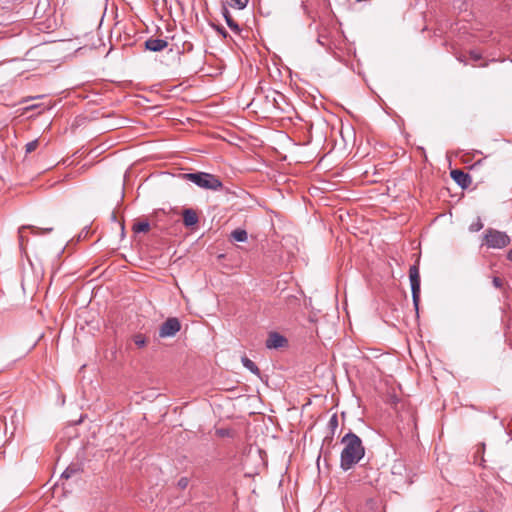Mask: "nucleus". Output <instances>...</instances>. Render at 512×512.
I'll use <instances>...</instances> for the list:
<instances>
[{
    "mask_svg": "<svg viewBox=\"0 0 512 512\" xmlns=\"http://www.w3.org/2000/svg\"><path fill=\"white\" fill-rule=\"evenodd\" d=\"M341 443L344 448L340 456V467L342 470L348 471L364 457L365 448L362 440L351 431L342 437Z\"/></svg>",
    "mask_w": 512,
    "mask_h": 512,
    "instance_id": "obj_1",
    "label": "nucleus"
},
{
    "mask_svg": "<svg viewBox=\"0 0 512 512\" xmlns=\"http://www.w3.org/2000/svg\"><path fill=\"white\" fill-rule=\"evenodd\" d=\"M181 178L207 190L218 191L223 187L221 180L217 176L206 172L183 173Z\"/></svg>",
    "mask_w": 512,
    "mask_h": 512,
    "instance_id": "obj_2",
    "label": "nucleus"
},
{
    "mask_svg": "<svg viewBox=\"0 0 512 512\" xmlns=\"http://www.w3.org/2000/svg\"><path fill=\"white\" fill-rule=\"evenodd\" d=\"M511 242L510 237L502 231H498L492 228L486 230L484 235V244L488 248L502 249L508 246Z\"/></svg>",
    "mask_w": 512,
    "mask_h": 512,
    "instance_id": "obj_3",
    "label": "nucleus"
},
{
    "mask_svg": "<svg viewBox=\"0 0 512 512\" xmlns=\"http://www.w3.org/2000/svg\"><path fill=\"white\" fill-rule=\"evenodd\" d=\"M409 279L411 284L413 305L416 313H418L420 302V272L417 265L410 266Z\"/></svg>",
    "mask_w": 512,
    "mask_h": 512,
    "instance_id": "obj_4",
    "label": "nucleus"
},
{
    "mask_svg": "<svg viewBox=\"0 0 512 512\" xmlns=\"http://www.w3.org/2000/svg\"><path fill=\"white\" fill-rule=\"evenodd\" d=\"M339 422H338V416L337 414H333L327 424V430L328 433L323 439L322 448L321 451L324 453V455H327L330 452V448L333 446V439L335 432L338 428Z\"/></svg>",
    "mask_w": 512,
    "mask_h": 512,
    "instance_id": "obj_5",
    "label": "nucleus"
},
{
    "mask_svg": "<svg viewBox=\"0 0 512 512\" xmlns=\"http://www.w3.org/2000/svg\"><path fill=\"white\" fill-rule=\"evenodd\" d=\"M181 329V323L176 317L167 318L159 327L160 338L174 337Z\"/></svg>",
    "mask_w": 512,
    "mask_h": 512,
    "instance_id": "obj_6",
    "label": "nucleus"
},
{
    "mask_svg": "<svg viewBox=\"0 0 512 512\" xmlns=\"http://www.w3.org/2000/svg\"><path fill=\"white\" fill-rule=\"evenodd\" d=\"M451 178L462 188H468L472 183L471 176L460 169H455L450 172Z\"/></svg>",
    "mask_w": 512,
    "mask_h": 512,
    "instance_id": "obj_7",
    "label": "nucleus"
},
{
    "mask_svg": "<svg viewBox=\"0 0 512 512\" xmlns=\"http://www.w3.org/2000/svg\"><path fill=\"white\" fill-rule=\"evenodd\" d=\"M287 339L277 332H271L266 340L268 349H278L287 345Z\"/></svg>",
    "mask_w": 512,
    "mask_h": 512,
    "instance_id": "obj_8",
    "label": "nucleus"
},
{
    "mask_svg": "<svg viewBox=\"0 0 512 512\" xmlns=\"http://www.w3.org/2000/svg\"><path fill=\"white\" fill-rule=\"evenodd\" d=\"M145 49L152 52H160L168 46V42L164 39L149 38L144 42Z\"/></svg>",
    "mask_w": 512,
    "mask_h": 512,
    "instance_id": "obj_9",
    "label": "nucleus"
},
{
    "mask_svg": "<svg viewBox=\"0 0 512 512\" xmlns=\"http://www.w3.org/2000/svg\"><path fill=\"white\" fill-rule=\"evenodd\" d=\"M26 229H30L31 233L34 235L47 234V233H50L53 231L52 227L38 228V227L32 226V225L22 226L19 228V241H20L21 245H23V242L25 240L24 230H26Z\"/></svg>",
    "mask_w": 512,
    "mask_h": 512,
    "instance_id": "obj_10",
    "label": "nucleus"
},
{
    "mask_svg": "<svg viewBox=\"0 0 512 512\" xmlns=\"http://www.w3.org/2000/svg\"><path fill=\"white\" fill-rule=\"evenodd\" d=\"M182 216H183V223L186 227L195 226L199 222V218H198L196 211L191 208L184 209Z\"/></svg>",
    "mask_w": 512,
    "mask_h": 512,
    "instance_id": "obj_11",
    "label": "nucleus"
},
{
    "mask_svg": "<svg viewBox=\"0 0 512 512\" xmlns=\"http://www.w3.org/2000/svg\"><path fill=\"white\" fill-rule=\"evenodd\" d=\"M221 13L225 19L226 24L228 27L235 33L239 34L241 32L240 26L237 24V22L232 18L228 7L222 6Z\"/></svg>",
    "mask_w": 512,
    "mask_h": 512,
    "instance_id": "obj_12",
    "label": "nucleus"
},
{
    "mask_svg": "<svg viewBox=\"0 0 512 512\" xmlns=\"http://www.w3.org/2000/svg\"><path fill=\"white\" fill-rule=\"evenodd\" d=\"M241 362L243 364V366L248 369L251 373L255 374L256 376L260 377V369L258 368V366L251 360L249 359L247 356H243L241 358Z\"/></svg>",
    "mask_w": 512,
    "mask_h": 512,
    "instance_id": "obj_13",
    "label": "nucleus"
},
{
    "mask_svg": "<svg viewBox=\"0 0 512 512\" xmlns=\"http://www.w3.org/2000/svg\"><path fill=\"white\" fill-rule=\"evenodd\" d=\"M249 0H222V6L231 7L234 9H244Z\"/></svg>",
    "mask_w": 512,
    "mask_h": 512,
    "instance_id": "obj_14",
    "label": "nucleus"
},
{
    "mask_svg": "<svg viewBox=\"0 0 512 512\" xmlns=\"http://www.w3.org/2000/svg\"><path fill=\"white\" fill-rule=\"evenodd\" d=\"M132 230L135 233H146L150 230V224L147 220L136 221L133 223Z\"/></svg>",
    "mask_w": 512,
    "mask_h": 512,
    "instance_id": "obj_15",
    "label": "nucleus"
},
{
    "mask_svg": "<svg viewBox=\"0 0 512 512\" xmlns=\"http://www.w3.org/2000/svg\"><path fill=\"white\" fill-rule=\"evenodd\" d=\"M231 238L237 242H245L248 238V234L245 229L238 228L232 231Z\"/></svg>",
    "mask_w": 512,
    "mask_h": 512,
    "instance_id": "obj_16",
    "label": "nucleus"
},
{
    "mask_svg": "<svg viewBox=\"0 0 512 512\" xmlns=\"http://www.w3.org/2000/svg\"><path fill=\"white\" fill-rule=\"evenodd\" d=\"M132 339L138 348H143L147 344V338L141 333L135 334Z\"/></svg>",
    "mask_w": 512,
    "mask_h": 512,
    "instance_id": "obj_17",
    "label": "nucleus"
},
{
    "mask_svg": "<svg viewBox=\"0 0 512 512\" xmlns=\"http://www.w3.org/2000/svg\"><path fill=\"white\" fill-rule=\"evenodd\" d=\"M77 473H79V467L77 465H70L64 470L61 477L68 479Z\"/></svg>",
    "mask_w": 512,
    "mask_h": 512,
    "instance_id": "obj_18",
    "label": "nucleus"
},
{
    "mask_svg": "<svg viewBox=\"0 0 512 512\" xmlns=\"http://www.w3.org/2000/svg\"><path fill=\"white\" fill-rule=\"evenodd\" d=\"M38 145H39L38 139H35V140L31 141V142H28L25 145L26 153H31V152L35 151L37 149Z\"/></svg>",
    "mask_w": 512,
    "mask_h": 512,
    "instance_id": "obj_19",
    "label": "nucleus"
},
{
    "mask_svg": "<svg viewBox=\"0 0 512 512\" xmlns=\"http://www.w3.org/2000/svg\"><path fill=\"white\" fill-rule=\"evenodd\" d=\"M482 228H483V223L480 220V218H478V220L475 223H472L470 225L469 230L471 232H477V231L481 230Z\"/></svg>",
    "mask_w": 512,
    "mask_h": 512,
    "instance_id": "obj_20",
    "label": "nucleus"
},
{
    "mask_svg": "<svg viewBox=\"0 0 512 512\" xmlns=\"http://www.w3.org/2000/svg\"><path fill=\"white\" fill-rule=\"evenodd\" d=\"M189 485V478L188 477H181L177 482V487L181 490H184Z\"/></svg>",
    "mask_w": 512,
    "mask_h": 512,
    "instance_id": "obj_21",
    "label": "nucleus"
},
{
    "mask_svg": "<svg viewBox=\"0 0 512 512\" xmlns=\"http://www.w3.org/2000/svg\"><path fill=\"white\" fill-rule=\"evenodd\" d=\"M492 283L493 286L497 289H500L503 286V281L499 277H494Z\"/></svg>",
    "mask_w": 512,
    "mask_h": 512,
    "instance_id": "obj_22",
    "label": "nucleus"
},
{
    "mask_svg": "<svg viewBox=\"0 0 512 512\" xmlns=\"http://www.w3.org/2000/svg\"><path fill=\"white\" fill-rule=\"evenodd\" d=\"M216 31L221 35L223 36L224 38H226L228 36V32L225 30L224 27L222 26H216L215 27Z\"/></svg>",
    "mask_w": 512,
    "mask_h": 512,
    "instance_id": "obj_23",
    "label": "nucleus"
},
{
    "mask_svg": "<svg viewBox=\"0 0 512 512\" xmlns=\"http://www.w3.org/2000/svg\"><path fill=\"white\" fill-rule=\"evenodd\" d=\"M470 57L474 60V61H478L481 59V55L476 52V51H470Z\"/></svg>",
    "mask_w": 512,
    "mask_h": 512,
    "instance_id": "obj_24",
    "label": "nucleus"
},
{
    "mask_svg": "<svg viewBox=\"0 0 512 512\" xmlns=\"http://www.w3.org/2000/svg\"><path fill=\"white\" fill-rule=\"evenodd\" d=\"M507 259L512 262V248L507 253Z\"/></svg>",
    "mask_w": 512,
    "mask_h": 512,
    "instance_id": "obj_25",
    "label": "nucleus"
},
{
    "mask_svg": "<svg viewBox=\"0 0 512 512\" xmlns=\"http://www.w3.org/2000/svg\"><path fill=\"white\" fill-rule=\"evenodd\" d=\"M458 60L466 65V61L462 58H458Z\"/></svg>",
    "mask_w": 512,
    "mask_h": 512,
    "instance_id": "obj_26",
    "label": "nucleus"
},
{
    "mask_svg": "<svg viewBox=\"0 0 512 512\" xmlns=\"http://www.w3.org/2000/svg\"><path fill=\"white\" fill-rule=\"evenodd\" d=\"M480 512H482V511H480Z\"/></svg>",
    "mask_w": 512,
    "mask_h": 512,
    "instance_id": "obj_27",
    "label": "nucleus"
}]
</instances>
